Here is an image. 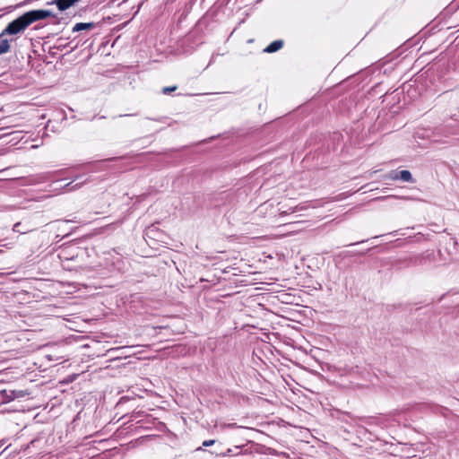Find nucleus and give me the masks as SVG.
<instances>
[{"mask_svg":"<svg viewBox=\"0 0 459 459\" xmlns=\"http://www.w3.org/2000/svg\"><path fill=\"white\" fill-rule=\"evenodd\" d=\"M52 16V13L48 10H32L23 13L12 22H10L2 32V35H16L26 30L31 23L47 19Z\"/></svg>","mask_w":459,"mask_h":459,"instance_id":"1","label":"nucleus"},{"mask_svg":"<svg viewBox=\"0 0 459 459\" xmlns=\"http://www.w3.org/2000/svg\"><path fill=\"white\" fill-rule=\"evenodd\" d=\"M81 0H53L48 4H55L60 12L74 6Z\"/></svg>","mask_w":459,"mask_h":459,"instance_id":"2","label":"nucleus"},{"mask_svg":"<svg viewBox=\"0 0 459 459\" xmlns=\"http://www.w3.org/2000/svg\"><path fill=\"white\" fill-rule=\"evenodd\" d=\"M283 46L282 40H275L266 47L264 52L273 53L281 49Z\"/></svg>","mask_w":459,"mask_h":459,"instance_id":"3","label":"nucleus"},{"mask_svg":"<svg viewBox=\"0 0 459 459\" xmlns=\"http://www.w3.org/2000/svg\"><path fill=\"white\" fill-rule=\"evenodd\" d=\"M95 27V24L93 22H79L76 23L74 28L73 31H80L83 30H91Z\"/></svg>","mask_w":459,"mask_h":459,"instance_id":"4","label":"nucleus"},{"mask_svg":"<svg viewBox=\"0 0 459 459\" xmlns=\"http://www.w3.org/2000/svg\"><path fill=\"white\" fill-rule=\"evenodd\" d=\"M400 180L403 182H414L412 175L409 170H401L399 172Z\"/></svg>","mask_w":459,"mask_h":459,"instance_id":"5","label":"nucleus"},{"mask_svg":"<svg viewBox=\"0 0 459 459\" xmlns=\"http://www.w3.org/2000/svg\"><path fill=\"white\" fill-rule=\"evenodd\" d=\"M9 49H10L9 41L7 39H2L0 41V55L7 53L9 51Z\"/></svg>","mask_w":459,"mask_h":459,"instance_id":"6","label":"nucleus"},{"mask_svg":"<svg viewBox=\"0 0 459 459\" xmlns=\"http://www.w3.org/2000/svg\"><path fill=\"white\" fill-rule=\"evenodd\" d=\"M400 171L401 170H392L386 175L385 178L391 179V180H400V178H399Z\"/></svg>","mask_w":459,"mask_h":459,"instance_id":"7","label":"nucleus"},{"mask_svg":"<svg viewBox=\"0 0 459 459\" xmlns=\"http://www.w3.org/2000/svg\"><path fill=\"white\" fill-rule=\"evenodd\" d=\"M282 208L280 209L281 212H280V215L281 216H284V215H287V214H292L295 212V210L294 209H289V210H281Z\"/></svg>","mask_w":459,"mask_h":459,"instance_id":"8","label":"nucleus"},{"mask_svg":"<svg viewBox=\"0 0 459 459\" xmlns=\"http://www.w3.org/2000/svg\"><path fill=\"white\" fill-rule=\"evenodd\" d=\"M215 442H216V441H215L214 439L204 440V441L203 442V446H211L214 445V444H215Z\"/></svg>","mask_w":459,"mask_h":459,"instance_id":"9","label":"nucleus"},{"mask_svg":"<svg viewBox=\"0 0 459 459\" xmlns=\"http://www.w3.org/2000/svg\"><path fill=\"white\" fill-rule=\"evenodd\" d=\"M175 89H176V87H172V88L166 87L163 89V92L164 93L170 92V91H174Z\"/></svg>","mask_w":459,"mask_h":459,"instance_id":"10","label":"nucleus"},{"mask_svg":"<svg viewBox=\"0 0 459 459\" xmlns=\"http://www.w3.org/2000/svg\"><path fill=\"white\" fill-rule=\"evenodd\" d=\"M20 226V222H17L13 225V230L15 231V232H18L19 231V227Z\"/></svg>","mask_w":459,"mask_h":459,"instance_id":"11","label":"nucleus"},{"mask_svg":"<svg viewBox=\"0 0 459 459\" xmlns=\"http://www.w3.org/2000/svg\"><path fill=\"white\" fill-rule=\"evenodd\" d=\"M231 453H232V449L231 448H228L225 453H222V455H230Z\"/></svg>","mask_w":459,"mask_h":459,"instance_id":"12","label":"nucleus"}]
</instances>
